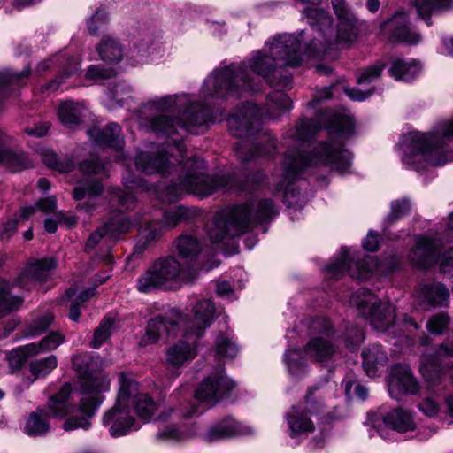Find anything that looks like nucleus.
Here are the masks:
<instances>
[{"label":"nucleus","instance_id":"obj_1","mask_svg":"<svg viewBox=\"0 0 453 453\" xmlns=\"http://www.w3.org/2000/svg\"><path fill=\"white\" fill-rule=\"evenodd\" d=\"M139 111L140 126L167 141L166 147L157 153H139L135 157L136 168L147 174L160 173L165 178L178 173L176 181H164L154 187L158 200L171 203L185 192L205 197L220 189L235 188L232 175H208L203 159L193 157L184 161L186 149L179 130L196 133V128L216 121L211 109L200 103H191L187 95H180L150 100Z\"/></svg>","mask_w":453,"mask_h":453},{"label":"nucleus","instance_id":"obj_2","mask_svg":"<svg viewBox=\"0 0 453 453\" xmlns=\"http://www.w3.org/2000/svg\"><path fill=\"white\" fill-rule=\"evenodd\" d=\"M303 54L301 40L297 36L291 34L280 35L241 64L214 70L204 80L202 95L209 102L211 97L238 98L254 92L257 85L249 73L250 71L263 77L275 88L267 96L269 109L265 113L270 119H275L292 108L289 96L280 90L289 88L291 84L290 74L282 67L299 66L303 60Z\"/></svg>","mask_w":453,"mask_h":453},{"label":"nucleus","instance_id":"obj_3","mask_svg":"<svg viewBox=\"0 0 453 453\" xmlns=\"http://www.w3.org/2000/svg\"><path fill=\"white\" fill-rule=\"evenodd\" d=\"M322 116L316 119L301 118L296 127L284 134V143L288 149L284 157L282 173L275 192L284 191L285 196L293 195L291 185L300 172L310 165H325L340 173H345L350 167L352 154L344 149L342 140L343 137H349L353 133L354 122L349 116L334 114L326 127L329 141L319 142L311 154H304L300 150L322 127Z\"/></svg>","mask_w":453,"mask_h":453},{"label":"nucleus","instance_id":"obj_4","mask_svg":"<svg viewBox=\"0 0 453 453\" xmlns=\"http://www.w3.org/2000/svg\"><path fill=\"white\" fill-rule=\"evenodd\" d=\"M277 214L276 205L270 198L233 205L213 217L207 234L212 242H219L226 236H239L258 225L268 223Z\"/></svg>","mask_w":453,"mask_h":453},{"label":"nucleus","instance_id":"obj_5","mask_svg":"<svg viewBox=\"0 0 453 453\" xmlns=\"http://www.w3.org/2000/svg\"><path fill=\"white\" fill-rule=\"evenodd\" d=\"M453 139V119L438 122L429 133L411 132L404 137L405 150L403 163L419 170L422 162L442 165L452 157L447 149Z\"/></svg>","mask_w":453,"mask_h":453},{"label":"nucleus","instance_id":"obj_6","mask_svg":"<svg viewBox=\"0 0 453 453\" xmlns=\"http://www.w3.org/2000/svg\"><path fill=\"white\" fill-rule=\"evenodd\" d=\"M195 279L196 274L188 270V263H180L175 255H167L155 259L137 278L135 287L140 293L150 294L178 289Z\"/></svg>","mask_w":453,"mask_h":453},{"label":"nucleus","instance_id":"obj_7","mask_svg":"<svg viewBox=\"0 0 453 453\" xmlns=\"http://www.w3.org/2000/svg\"><path fill=\"white\" fill-rule=\"evenodd\" d=\"M79 391L84 395L78 406L81 417L70 416L63 424L65 431L78 428L88 430L91 426L90 418H93L104 400L101 395L110 388L109 379L102 372H96L85 373L79 378Z\"/></svg>","mask_w":453,"mask_h":453},{"label":"nucleus","instance_id":"obj_8","mask_svg":"<svg viewBox=\"0 0 453 453\" xmlns=\"http://www.w3.org/2000/svg\"><path fill=\"white\" fill-rule=\"evenodd\" d=\"M307 19L313 30L321 34L323 42L316 39L312 42L314 49L321 46L325 50L334 48H343L350 45L357 35V19L356 17L339 20L337 35L334 42L326 38L328 31L332 30V18L322 9L312 8L307 10Z\"/></svg>","mask_w":453,"mask_h":453},{"label":"nucleus","instance_id":"obj_9","mask_svg":"<svg viewBox=\"0 0 453 453\" xmlns=\"http://www.w3.org/2000/svg\"><path fill=\"white\" fill-rule=\"evenodd\" d=\"M70 383H65L61 388L47 402L50 414L43 409L32 411L27 419L24 432L29 436H42L50 430L49 418L50 417L63 418L73 411L74 406L69 403L72 393Z\"/></svg>","mask_w":453,"mask_h":453},{"label":"nucleus","instance_id":"obj_10","mask_svg":"<svg viewBox=\"0 0 453 453\" xmlns=\"http://www.w3.org/2000/svg\"><path fill=\"white\" fill-rule=\"evenodd\" d=\"M349 303L357 308L358 316L370 320L375 330L390 333L395 319V308L393 304L378 302L377 297L365 288L354 293L349 298Z\"/></svg>","mask_w":453,"mask_h":453},{"label":"nucleus","instance_id":"obj_11","mask_svg":"<svg viewBox=\"0 0 453 453\" xmlns=\"http://www.w3.org/2000/svg\"><path fill=\"white\" fill-rule=\"evenodd\" d=\"M353 258L350 257L349 250L342 248L341 256L336 261L328 265L326 270L335 279H339L345 272L352 278L365 280L373 273H383L393 272L397 269V263L393 259H386L379 264L378 260L367 256L355 264L352 267Z\"/></svg>","mask_w":453,"mask_h":453},{"label":"nucleus","instance_id":"obj_12","mask_svg":"<svg viewBox=\"0 0 453 453\" xmlns=\"http://www.w3.org/2000/svg\"><path fill=\"white\" fill-rule=\"evenodd\" d=\"M132 404L137 416L144 422H150L153 419L167 421L168 419L179 420L181 418H189L196 411L193 404L188 403L185 406H181L178 409L167 407L156 417L155 414L158 409V405L147 393L137 395Z\"/></svg>","mask_w":453,"mask_h":453},{"label":"nucleus","instance_id":"obj_13","mask_svg":"<svg viewBox=\"0 0 453 453\" xmlns=\"http://www.w3.org/2000/svg\"><path fill=\"white\" fill-rule=\"evenodd\" d=\"M319 389V388L317 386L309 388L304 399L305 406H294L286 414L289 435L291 437L314 431V425L311 420L309 414L319 411V408L323 405V400L319 398V400L317 401L315 397V393Z\"/></svg>","mask_w":453,"mask_h":453},{"label":"nucleus","instance_id":"obj_14","mask_svg":"<svg viewBox=\"0 0 453 453\" xmlns=\"http://www.w3.org/2000/svg\"><path fill=\"white\" fill-rule=\"evenodd\" d=\"M311 334L318 332L304 346L305 354L314 361L324 362L331 358L335 352L334 343V332L326 319H318L312 321Z\"/></svg>","mask_w":453,"mask_h":453},{"label":"nucleus","instance_id":"obj_15","mask_svg":"<svg viewBox=\"0 0 453 453\" xmlns=\"http://www.w3.org/2000/svg\"><path fill=\"white\" fill-rule=\"evenodd\" d=\"M234 387L235 383L225 375L224 367L220 366L215 373L209 375L199 384L195 396L199 402L213 406L228 396Z\"/></svg>","mask_w":453,"mask_h":453},{"label":"nucleus","instance_id":"obj_16","mask_svg":"<svg viewBox=\"0 0 453 453\" xmlns=\"http://www.w3.org/2000/svg\"><path fill=\"white\" fill-rule=\"evenodd\" d=\"M102 424L108 427L109 434L112 437L124 436L140 428L139 423L131 415L130 406L117 401L104 413Z\"/></svg>","mask_w":453,"mask_h":453},{"label":"nucleus","instance_id":"obj_17","mask_svg":"<svg viewBox=\"0 0 453 453\" xmlns=\"http://www.w3.org/2000/svg\"><path fill=\"white\" fill-rule=\"evenodd\" d=\"M262 113L258 107L250 102L238 107L227 119L229 132L234 136L247 138L253 134L258 126Z\"/></svg>","mask_w":453,"mask_h":453},{"label":"nucleus","instance_id":"obj_18","mask_svg":"<svg viewBox=\"0 0 453 453\" xmlns=\"http://www.w3.org/2000/svg\"><path fill=\"white\" fill-rule=\"evenodd\" d=\"M188 217V210L182 205L173 206L165 210L161 222L145 220V226L140 232L139 243L145 247L158 238L161 227H174L179 222Z\"/></svg>","mask_w":453,"mask_h":453},{"label":"nucleus","instance_id":"obj_19","mask_svg":"<svg viewBox=\"0 0 453 453\" xmlns=\"http://www.w3.org/2000/svg\"><path fill=\"white\" fill-rule=\"evenodd\" d=\"M131 225V221L123 212L119 211H113L110 219L90 234L87 241L85 250H92L104 238L116 240L119 234L127 232Z\"/></svg>","mask_w":453,"mask_h":453},{"label":"nucleus","instance_id":"obj_20","mask_svg":"<svg viewBox=\"0 0 453 453\" xmlns=\"http://www.w3.org/2000/svg\"><path fill=\"white\" fill-rule=\"evenodd\" d=\"M380 29L391 41L416 44L421 39L420 35L411 27L407 13L403 11L396 12L383 22Z\"/></svg>","mask_w":453,"mask_h":453},{"label":"nucleus","instance_id":"obj_21","mask_svg":"<svg viewBox=\"0 0 453 453\" xmlns=\"http://www.w3.org/2000/svg\"><path fill=\"white\" fill-rule=\"evenodd\" d=\"M388 388L390 396L399 399L404 394H416L419 386L408 365L396 364L391 367L388 379Z\"/></svg>","mask_w":453,"mask_h":453},{"label":"nucleus","instance_id":"obj_22","mask_svg":"<svg viewBox=\"0 0 453 453\" xmlns=\"http://www.w3.org/2000/svg\"><path fill=\"white\" fill-rule=\"evenodd\" d=\"M57 266L54 257H43L30 262L16 280L17 285L25 289H31L35 282H43L49 279Z\"/></svg>","mask_w":453,"mask_h":453},{"label":"nucleus","instance_id":"obj_23","mask_svg":"<svg viewBox=\"0 0 453 453\" xmlns=\"http://www.w3.org/2000/svg\"><path fill=\"white\" fill-rule=\"evenodd\" d=\"M257 142L251 143L248 139H242L234 148L235 154L243 162H248L256 157L269 156L275 150V139L267 132H260Z\"/></svg>","mask_w":453,"mask_h":453},{"label":"nucleus","instance_id":"obj_24","mask_svg":"<svg viewBox=\"0 0 453 453\" xmlns=\"http://www.w3.org/2000/svg\"><path fill=\"white\" fill-rule=\"evenodd\" d=\"M439 243L428 237L417 238L409 253L410 263L418 268H429L437 263Z\"/></svg>","mask_w":453,"mask_h":453},{"label":"nucleus","instance_id":"obj_25","mask_svg":"<svg viewBox=\"0 0 453 453\" xmlns=\"http://www.w3.org/2000/svg\"><path fill=\"white\" fill-rule=\"evenodd\" d=\"M192 318L187 323V334L202 336L214 319L215 308L210 299H202L193 307Z\"/></svg>","mask_w":453,"mask_h":453},{"label":"nucleus","instance_id":"obj_26","mask_svg":"<svg viewBox=\"0 0 453 453\" xmlns=\"http://www.w3.org/2000/svg\"><path fill=\"white\" fill-rule=\"evenodd\" d=\"M178 321L170 315H158L150 319L145 327V333L141 337L140 346H147L157 342L162 337L175 334Z\"/></svg>","mask_w":453,"mask_h":453},{"label":"nucleus","instance_id":"obj_27","mask_svg":"<svg viewBox=\"0 0 453 453\" xmlns=\"http://www.w3.org/2000/svg\"><path fill=\"white\" fill-rule=\"evenodd\" d=\"M87 133L98 145L115 150H120L123 147L124 140L121 127L118 123H110L104 128L94 127L88 129Z\"/></svg>","mask_w":453,"mask_h":453},{"label":"nucleus","instance_id":"obj_28","mask_svg":"<svg viewBox=\"0 0 453 453\" xmlns=\"http://www.w3.org/2000/svg\"><path fill=\"white\" fill-rule=\"evenodd\" d=\"M420 305L427 310L447 304L449 299V289L440 282L424 284L418 293Z\"/></svg>","mask_w":453,"mask_h":453},{"label":"nucleus","instance_id":"obj_29","mask_svg":"<svg viewBox=\"0 0 453 453\" xmlns=\"http://www.w3.org/2000/svg\"><path fill=\"white\" fill-rule=\"evenodd\" d=\"M173 246L180 263H188V270L193 271V262L202 250L200 241L193 235L182 234L174 241Z\"/></svg>","mask_w":453,"mask_h":453},{"label":"nucleus","instance_id":"obj_30","mask_svg":"<svg viewBox=\"0 0 453 453\" xmlns=\"http://www.w3.org/2000/svg\"><path fill=\"white\" fill-rule=\"evenodd\" d=\"M196 356V345L186 340H180L166 349L165 360L173 367H180L193 360Z\"/></svg>","mask_w":453,"mask_h":453},{"label":"nucleus","instance_id":"obj_31","mask_svg":"<svg viewBox=\"0 0 453 453\" xmlns=\"http://www.w3.org/2000/svg\"><path fill=\"white\" fill-rule=\"evenodd\" d=\"M435 357L424 356L420 365V371L426 380L435 383L437 379L441 377V369L437 362L438 357H453V342L449 345L447 343L441 344L435 350Z\"/></svg>","mask_w":453,"mask_h":453},{"label":"nucleus","instance_id":"obj_32","mask_svg":"<svg viewBox=\"0 0 453 453\" xmlns=\"http://www.w3.org/2000/svg\"><path fill=\"white\" fill-rule=\"evenodd\" d=\"M9 138L0 131V164L12 172H19L32 165L25 154L13 153L7 148Z\"/></svg>","mask_w":453,"mask_h":453},{"label":"nucleus","instance_id":"obj_33","mask_svg":"<svg viewBox=\"0 0 453 453\" xmlns=\"http://www.w3.org/2000/svg\"><path fill=\"white\" fill-rule=\"evenodd\" d=\"M124 180L125 190L118 189L116 191V196L121 205L129 209L135 202L134 194L142 193L150 188L143 179L131 176L130 173H128V176L124 177Z\"/></svg>","mask_w":453,"mask_h":453},{"label":"nucleus","instance_id":"obj_34","mask_svg":"<svg viewBox=\"0 0 453 453\" xmlns=\"http://www.w3.org/2000/svg\"><path fill=\"white\" fill-rule=\"evenodd\" d=\"M363 366L369 377L377 376L378 371L388 363V356L381 345L374 344L362 352Z\"/></svg>","mask_w":453,"mask_h":453},{"label":"nucleus","instance_id":"obj_35","mask_svg":"<svg viewBox=\"0 0 453 453\" xmlns=\"http://www.w3.org/2000/svg\"><path fill=\"white\" fill-rule=\"evenodd\" d=\"M386 427L399 433L412 431L416 427L412 413L403 409H395L383 417Z\"/></svg>","mask_w":453,"mask_h":453},{"label":"nucleus","instance_id":"obj_36","mask_svg":"<svg viewBox=\"0 0 453 453\" xmlns=\"http://www.w3.org/2000/svg\"><path fill=\"white\" fill-rule=\"evenodd\" d=\"M243 434L242 426L232 418H226L212 426L206 434L209 441L229 439Z\"/></svg>","mask_w":453,"mask_h":453},{"label":"nucleus","instance_id":"obj_37","mask_svg":"<svg viewBox=\"0 0 453 453\" xmlns=\"http://www.w3.org/2000/svg\"><path fill=\"white\" fill-rule=\"evenodd\" d=\"M15 284L6 280H0V319L10 312L20 308L23 303L22 297L12 294Z\"/></svg>","mask_w":453,"mask_h":453},{"label":"nucleus","instance_id":"obj_38","mask_svg":"<svg viewBox=\"0 0 453 453\" xmlns=\"http://www.w3.org/2000/svg\"><path fill=\"white\" fill-rule=\"evenodd\" d=\"M420 69L421 66L416 60L395 58L392 61L388 73L396 81H410L419 73Z\"/></svg>","mask_w":453,"mask_h":453},{"label":"nucleus","instance_id":"obj_39","mask_svg":"<svg viewBox=\"0 0 453 453\" xmlns=\"http://www.w3.org/2000/svg\"><path fill=\"white\" fill-rule=\"evenodd\" d=\"M65 342V335L59 331H53L43 337L38 343L25 345L22 349L26 356H33L56 349Z\"/></svg>","mask_w":453,"mask_h":453},{"label":"nucleus","instance_id":"obj_40","mask_svg":"<svg viewBox=\"0 0 453 453\" xmlns=\"http://www.w3.org/2000/svg\"><path fill=\"white\" fill-rule=\"evenodd\" d=\"M100 58L104 62L118 63L123 58V48L119 42L111 36L104 35L96 47Z\"/></svg>","mask_w":453,"mask_h":453},{"label":"nucleus","instance_id":"obj_41","mask_svg":"<svg viewBox=\"0 0 453 453\" xmlns=\"http://www.w3.org/2000/svg\"><path fill=\"white\" fill-rule=\"evenodd\" d=\"M142 394L140 393V384L132 374L120 373L117 402L130 406V401L132 400L133 403L136 396Z\"/></svg>","mask_w":453,"mask_h":453},{"label":"nucleus","instance_id":"obj_42","mask_svg":"<svg viewBox=\"0 0 453 453\" xmlns=\"http://www.w3.org/2000/svg\"><path fill=\"white\" fill-rule=\"evenodd\" d=\"M83 107L81 104L66 101L58 109V118L63 125L69 128L78 126L82 118Z\"/></svg>","mask_w":453,"mask_h":453},{"label":"nucleus","instance_id":"obj_43","mask_svg":"<svg viewBox=\"0 0 453 453\" xmlns=\"http://www.w3.org/2000/svg\"><path fill=\"white\" fill-rule=\"evenodd\" d=\"M453 4V0H414L413 5L418 16L423 19L428 26H431L430 16L442 9L449 8Z\"/></svg>","mask_w":453,"mask_h":453},{"label":"nucleus","instance_id":"obj_44","mask_svg":"<svg viewBox=\"0 0 453 453\" xmlns=\"http://www.w3.org/2000/svg\"><path fill=\"white\" fill-rule=\"evenodd\" d=\"M115 319L110 316H105L99 326L95 329L93 340L90 345L94 349H98L110 338L115 329Z\"/></svg>","mask_w":453,"mask_h":453},{"label":"nucleus","instance_id":"obj_45","mask_svg":"<svg viewBox=\"0 0 453 453\" xmlns=\"http://www.w3.org/2000/svg\"><path fill=\"white\" fill-rule=\"evenodd\" d=\"M216 353L219 357L234 358L238 353V347L229 334H220L215 341Z\"/></svg>","mask_w":453,"mask_h":453},{"label":"nucleus","instance_id":"obj_46","mask_svg":"<svg viewBox=\"0 0 453 453\" xmlns=\"http://www.w3.org/2000/svg\"><path fill=\"white\" fill-rule=\"evenodd\" d=\"M104 190V186L99 180L86 182L73 189V198L81 200L88 197L89 200L99 196Z\"/></svg>","mask_w":453,"mask_h":453},{"label":"nucleus","instance_id":"obj_47","mask_svg":"<svg viewBox=\"0 0 453 453\" xmlns=\"http://www.w3.org/2000/svg\"><path fill=\"white\" fill-rule=\"evenodd\" d=\"M58 365L56 356L50 355L47 357L31 362L30 372L36 377H44L50 373Z\"/></svg>","mask_w":453,"mask_h":453},{"label":"nucleus","instance_id":"obj_48","mask_svg":"<svg viewBox=\"0 0 453 453\" xmlns=\"http://www.w3.org/2000/svg\"><path fill=\"white\" fill-rule=\"evenodd\" d=\"M285 362L289 372L297 376L303 372L306 367V360L297 349H289L285 353Z\"/></svg>","mask_w":453,"mask_h":453},{"label":"nucleus","instance_id":"obj_49","mask_svg":"<svg viewBox=\"0 0 453 453\" xmlns=\"http://www.w3.org/2000/svg\"><path fill=\"white\" fill-rule=\"evenodd\" d=\"M450 322L449 316L445 312L433 315L426 322V329L432 334H442Z\"/></svg>","mask_w":453,"mask_h":453},{"label":"nucleus","instance_id":"obj_50","mask_svg":"<svg viewBox=\"0 0 453 453\" xmlns=\"http://www.w3.org/2000/svg\"><path fill=\"white\" fill-rule=\"evenodd\" d=\"M42 162L49 167L58 170L62 173H67L74 168L75 163L72 158L59 162L55 153L46 151L42 155Z\"/></svg>","mask_w":453,"mask_h":453},{"label":"nucleus","instance_id":"obj_51","mask_svg":"<svg viewBox=\"0 0 453 453\" xmlns=\"http://www.w3.org/2000/svg\"><path fill=\"white\" fill-rule=\"evenodd\" d=\"M54 321V317L51 314H46L36 319H34L26 329L27 334L31 337H36L43 334L47 328Z\"/></svg>","mask_w":453,"mask_h":453},{"label":"nucleus","instance_id":"obj_52","mask_svg":"<svg viewBox=\"0 0 453 453\" xmlns=\"http://www.w3.org/2000/svg\"><path fill=\"white\" fill-rule=\"evenodd\" d=\"M385 64L381 61H377L374 65L364 69L357 76V82L359 84H369L378 79L383 69Z\"/></svg>","mask_w":453,"mask_h":453},{"label":"nucleus","instance_id":"obj_53","mask_svg":"<svg viewBox=\"0 0 453 453\" xmlns=\"http://www.w3.org/2000/svg\"><path fill=\"white\" fill-rule=\"evenodd\" d=\"M411 211V203L407 199L395 201L391 203V211L387 220L390 223L396 221L402 217L407 215Z\"/></svg>","mask_w":453,"mask_h":453},{"label":"nucleus","instance_id":"obj_54","mask_svg":"<svg viewBox=\"0 0 453 453\" xmlns=\"http://www.w3.org/2000/svg\"><path fill=\"white\" fill-rule=\"evenodd\" d=\"M79 170L85 175H96L104 173L106 166L97 158L85 159L79 164Z\"/></svg>","mask_w":453,"mask_h":453},{"label":"nucleus","instance_id":"obj_55","mask_svg":"<svg viewBox=\"0 0 453 453\" xmlns=\"http://www.w3.org/2000/svg\"><path fill=\"white\" fill-rule=\"evenodd\" d=\"M108 22V14L104 11H97L88 21V29L90 35H97Z\"/></svg>","mask_w":453,"mask_h":453},{"label":"nucleus","instance_id":"obj_56","mask_svg":"<svg viewBox=\"0 0 453 453\" xmlns=\"http://www.w3.org/2000/svg\"><path fill=\"white\" fill-rule=\"evenodd\" d=\"M76 295V289L74 288H68L65 295L60 298L59 303H64L65 301H72L69 311V319L73 321H78L81 316V305L78 301L73 299Z\"/></svg>","mask_w":453,"mask_h":453},{"label":"nucleus","instance_id":"obj_57","mask_svg":"<svg viewBox=\"0 0 453 453\" xmlns=\"http://www.w3.org/2000/svg\"><path fill=\"white\" fill-rule=\"evenodd\" d=\"M365 340L364 332L360 327L352 326L345 334L346 347L356 349Z\"/></svg>","mask_w":453,"mask_h":453},{"label":"nucleus","instance_id":"obj_58","mask_svg":"<svg viewBox=\"0 0 453 453\" xmlns=\"http://www.w3.org/2000/svg\"><path fill=\"white\" fill-rule=\"evenodd\" d=\"M114 73L111 68H105L102 65H90L88 68L86 76L92 80L109 79L111 78Z\"/></svg>","mask_w":453,"mask_h":453},{"label":"nucleus","instance_id":"obj_59","mask_svg":"<svg viewBox=\"0 0 453 453\" xmlns=\"http://www.w3.org/2000/svg\"><path fill=\"white\" fill-rule=\"evenodd\" d=\"M29 73V69H24L19 73L11 71L0 72V86L7 83L19 82L22 79L27 78Z\"/></svg>","mask_w":453,"mask_h":453},{"label":"nucleus","instance_id":"obj_60","mask_svg":"<svg viewBox=\"0 0 453 453\" xmlns=\"http://www.w3.org/2000/svg\"><path fill=\"white\" fill-rule=\"evenodd\" d=\"M331 3L339 20L355 17L345 0H332Z\"/></svg>","mask_w":453,"mask_h":453},{"label":"nucleus","instance_id":"obj_61","mask_svg":"<svg viewBox=\"0 0 453 453\" xmlns=\"http://www.w3.org/2000/svg\"><path fill=\"white\" fill-rule=\"evenodd\" d=\"M216 291L221 297L227 298L231 301L235 299L233 285L227 280H219L217 282Z\"/></svg>","mask_w":453,"mask_h":453},{"label":"nucleus","instance_id":"obj_62","mask_svg":"<svg viewBox=\"0 0 453 453\" xmlns=\"http://www.w3.org/2000/svg\"><path fill=\"white\" fill-rule=\"evenodd\" d=\"M418 409L428 417H434L439 411V405L431 398L424 399L419 404Z\"/></svg>","mask_w":453,"mask_h":453},{"label":"nucleus","instance_id":"obj_63","mask_svg":"<svg viewBox=\"0 0 453 453\" xmlns=\"http://www.w3.org/2000/svg\"><path fill=\"white\" fill-rule=\"evenodd\" d=\"M332 86L324 87L317 91L314 98L307 104L308 107L315 108L319 103L323 100L329 99L332 97Z\"/></svg>","mask_w":453,"mask_h":453},{"label":"nucleus","instance_id":"obj_64","mask_svg":"<svg viewBox=\"0 0 453 453\" xmlns=\"http://www.w3.org/2000/svg\"><path fill=\"white\" fill-rule=\"evenodd\" d=\"M379 234L373 231H369L367 236L363 241L362 245L365 250L374 252L379 249Z\"/></svg>","mask_w":453,"mask_h":453}]
</instances>
